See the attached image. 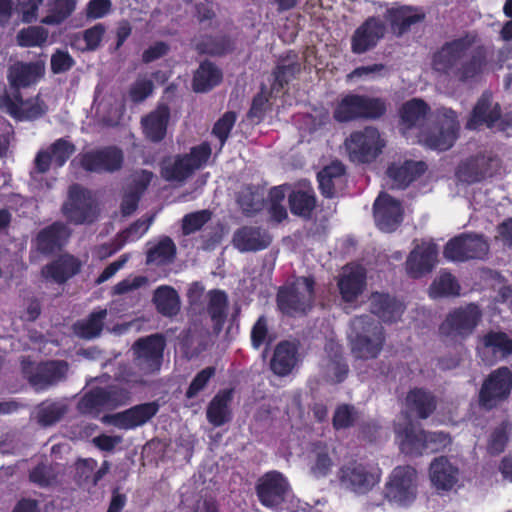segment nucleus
Wrapping results in <instances>:
<instances>
[{"label": "nucleus", "instance_id": "nucleus-38", "mask_svg": "<svg viewBox=\"0 0 512 512\" xmlns=\"http://www.w3.org/2000/svg\"><path fill=\"white\" fill-rule=\"evenodd\" d=\"M426 169V165L423 162L406 161L402 165L392 164L387 174L393 181V188H405L413 180L422 175Z\"/></svg>", "mask_w": 512, "mask_h": 512}, {"label": "nucleus", "instance_id": "nucleus-47", "mask_svg": "<svg viewBox=\"0 0 512 512\" xmlns=\"http://www.w3.org/2000/svg\"><path fill=\"white\" fill-rule=\"evenodd\" d=\"M361 95L348 94L337 105L333 116L338 122L360 119Z\"/></svg>", "mask_w": 512, "mask_h": 512}, {"label": "nucleus", "instance_id": "nucleus-18", "mask_svg": "<svg viewBox=\"0 0 512 512\" xmlns=\"http://www.w3.org/2000/svg\"><path fill=\"white\" fill-rule=\"evenodd\" d=\"M123 151L117 147H106L100 150L90 151L81 156V166L90 172H115L123 164Z\"/></svg>", "mask_w": 512, "mask_h": 512}, {"label": "nucleus", "instance_id": "nucleus-35", "mask_svg": "<svg viewBox=\"0 0 512 512\" xmlns=\"http://www.w3.org/2000/svg\"><path fill=\"white\" fill-rule=\"evenodd\" d=\"M365 284V273L360 267H345L338 281L342 298L351 302L361 294Z\"/></svg>", "mask_w": 512, "mask_h": 512}, {"label": "nucleus", "instance_id": "nucleus-5", "mask_svg": "<svg viewBox=\"0 0 512 512\" xmlns=\"http://www.w3.org/2000/svg\"><path fill=\"white\" fill-rule=\"evenodd\" d=\"M418 475L409 465L396 466L384 486V498L401 507L410 506L417 497Z\"/></svg>", "mask_w": 512, "mask_h": 512}, {"label": "nucleus", "instance_id": "nucleus-25", "mask_svg": "<svg viewBox=\"0 0 512 512\" xmlns=\"http://www.w3.org/2000/svg\"><path fill=\"white\" fill-rule=\"evenodd\" d=\"M271 241L272 237L266 230L255 226H243L232 236L233 246L242 253L266 249Z\"/></svg>", "mask_w": 512, "mask_h": 512}, {"label": "nucleus", "instance_id": "nucleus-31", "mask_svg": "<svg viewBox=\"0 0 512 512\" xmlns=\"http://www.w3.org/2000/svg\"><path fill=\"white\" fill-rule=\"evenodd\" d=\"M232 388L222 389L209 402L206 410L208 422L214 427H221L232 419L230 404L233 400Z\"/></svg>", "mask_w": 512, "mask_h": 512}, {"label": "nucleus", "instance_id": "nucleus-12", "mask_svg": "<svg viewBox=\"0 0 512 512\" xmlns=\"http://www.w3.org/2000/svg\"><path fill=\"white\" fill-rule=\"evenodd\" d=\"M482 318L480 308L473 303L451 311L440 326L443 336L465 338L473 333Z\"/></svg>", "mask_w": 512, "mask_h": 512}, {"label": "nucleus", "instance_id": "nucleus-16", "mask_svg": "<svg viewBox=\"0 0 512 512\" xmlns=\"http://www.w3.org/2000/svg\"><path fill=\"white\" fill-rule=\"evenodd\" d=\"M157 401L134 405L122 412L106 416L105 419L122 430H133L148 423L159 411Z\"/></svg>", "mask_w": 512, "mask_h": 512}, {"label": "nucleus", "instance_id": "nucleus-23", "mask_svg": "<svg viewBox=\"0 0 512 512\" xmlns=\"http://www.w3.org/2000/svg\"><path fill=\"white\" fill-rule=\"evenodd\" d=\"M71 236V230L62 222L41 229L35 238L36 250L42 254H52L61 250Z\"/></svg>", "mask_w": 512, "mask_h": 512}, {"label": "nucleus", "instance_id": "nucleus-15", "mask_svg": "<svg viewBox=\"0 0 512 512\" xmlns=\"http://www.w3.org/2000/svg\"><path fill=\"white\" fill-rule=\"evenodd\" d=\"M32 363L24 357L22 360V370L30 384L37 389H46L50 385L56 384L65 379L68 372V364L65 361H48L40 363L36 371H31Z\"/></svg>", "mask_w": 512, "mask_h": 512}, {"label": "nucleus", "instance_id": "nucleus-56", "mask_svg": "<svg viewBox=\"0 0 512 512\" xmlns=\"http://www.w3.org/2000/svg\"><path fill=\"white\" fill-rule=\"evenodd\" d=\"M452 443L449 433L443 431H425L424 454L444 451Z\"/></svg>", "mask_w": 512, "mask_h": 512}, {"label": "nucleus", "instance_id": "nucleus-48", "mask_svg": "<svg viewBox=\"0 0 512 512\" xmlns=\"http://www.w3.org/2000/svg\"><path fill=\"white\" fill-rule=\"evenodd\" d=\"M290 210L301 217H309L316 206V199L311 191L297 190L289 195Z\"/></svg>", "mask_w": 512, "mask_h": 512}, {"label": "nucleus", "instance_id": "nucleus-24", "mask_svg": "<svg viewBox=\"0 0 512 512\" xmlns=\"http://www.w3.org/2000/svg\"><path fill=\"white\" fill-rule=\"evenodd\" d=\"M395 438L401 453L414 457L424 454L425 430L413 422L395 427Z\"/></svg>", "mask_w": 512, "mask_h": 512}, {"label": "nucleus", "instance_id": "nucleus-17", "mask_svg": "<svg viewBox=\"0 0 512 512\" xmlns=\"http://www.w3.org/2000/svg\"><path fill=\"white\" fill-rule=\"evenodd\" d=\"M3 110L18 120H34L47 111V106L39 96L24 100L20 91L6 95L0 102Z\"/></svg>", "mask_w": 512, "mask_h": 512}, {"label": "nucleus", "instance_id": "nucleus-6", "mask_svg": "<svg viewBox=\"0 0 512 512\" xmlns=\"http://www.w3.org/2000/svg\"><path fill=\"white\" fill-rule=\"evenodd\" d=\"M511 392L512 371L508 367H499L483 380L478 392V405L485 411H491L505 403Z\"/></svg>", "mask_w": 512, "mask_h": 512}, {"label": "nucleus", "instance_id": "nucleus-10", "mask_svg": "<svg viewBox=\"0 0 512 512\" xmlns=\"http://www.w3.org/2000/svg\"><path fill=\"white\" fill-rule=\"evenodd\" d=\"M490 244L482 234L463 233L451 239L445 246L444 256L458 262L483 260L489 253Z\"/></svg>", "mask_w": 512, "mask_h": 512}, {"label": "nucleus", "instance_id": "nucleus-14", "mask_svg": "<svg viewBox=\"0 0 512 512\" xmlns=\"http://www.w3.org/2000/svg\"><path fill=\"white\" fill-rule=\"evenodd\" d=\"M353 328L357 331L352 340V352H377L383 349L384 329L368 316H360L353 320Z\"/></svg>", "mask_w": 512, "mask_h": 512}, {"label": "nucleus", "instance_id": "nucleus-22", "mask_svg": "<svg viewBox=\"0 0 512 512\" xmlns=\"http://www.w3.org/2000/svg\"><path fill=\"white\" fill-rule=\"evenodd\" d=\"M45 73L43 61L22 62L12 64L8 69L7 78L14 92L36 84Z\"/></svg>", "mask_w": 512, "mask_h": 512}, {"label": "nucleus", "instance_id": "nucleus-61", "mask_svg": "<svg viewBox=\"0 0 512 512\" xmlns=\"http://www.w3.org/2000/svg\"><path fill=\"white\" fill-rule=\"evenodd\" d=\"M216 369L213 366L206 367L199 371L192 379L189 387L186 390L185 396L187 399L196 397L208 385L211 378L215 375Z\"/></svg>", "mask_w": 512, "mask_h": 512}, {"label": "nucleus", "instance_id": "nucleus-7", "mask_svg": "<svg viewBox=\"0 0 512 512\" xmlns=\"http://www.w3.org/2000/svg\"><path fill=\"white\" fill-rule=\"evenodd\" d=\"M340 485L356 494H368L381 480V470L369 463L351 460L338 471Z\"/></svg>", "mask_w": 512, "mask_h": 512}, {"label": "nucleus", "instance_id": "nucleus-58", "mask_svg": "<svg viewBox=\"0 0 512 512\" xmlns=\"http://www.w3.org/2000/svg\"><path fill=\"white\" fill-rule=\"evenodd\" d=\"M65 414V408L57 403L42 404L37 412V421L43 426H51L57 423Z\"/></svg>", "mask_w": 512, "mask_h": 512}, {"label": "nucleus", "instance_id": "nucleus-53", "mask_svg": "<svg viewBox=\"0 0 512 512\" xmlns=\"http://www.w3.org/2000/svg\"><path fill=\"white\" fill-rule=\"evenodd\" d=\"M358 419V412L352 404H339L332 417V426L336 431L353 427Z\"/></svg>", "mask_w": 512, "mask_h": 512}, {"label": "nucleus", "instance_id": "nucleus-29", "mask_svg": "<svg viewBox=\"0 0 512 512\" xmlns=\"http://www.w3.org/2000/svg\"><path fill=\"white\" fill-rule=\"evenodd\" d=\"M429 476L437 490L450 491L458 482L459 469L446 456H439L431 462Z\"/></svg>", "mask_w": 512, "mask_h": 512}, {"label": "nucleus", "instance_id": "nucleus-1", "mask_svg": "<svg viewBox=\"0 0 512 512\" xmlns=\"http://www.w3.org/2000/svg\"><path fill=\"white\" fill-rule=\"evenodd\" d=\"M475 37H463L446 42L434 55L432 68L449 81L470 83L483 73L487 60L482 48L474 47Z\"/></svg>", "mask_w": 512, "mask_h": 512}, {"label": "nucleus", "instance_id": "nucleus-44", "mask_svg": "<svg viewBox=\"0 0 512 512\" xmlns=\"http://www.w3.org/2000/svg\"><path fill=\"white\" fill-rule=\"evenodd\" d=\"M107 316L106 309H100L90 314L89 318L74 324V332L84 339L98 337L103 329V322Z\"/></svg>", "mask_w": 512, "mask_h": 512}, {"label": "nucleus", "instance_id": "nucleus-36", "mask_svg": "<svg viewBox=\"0 0 512 512\" xmlns=\"http://www.w3.org/2000/svg\"><path fill=\"white\" fill-rule=\"evenodd\" d=\"M388 20L393 31L398 35L405 33L413 24L421 22L425 13L416 7L402 6L388 11Z\"/></svg>", "mask_w": 512, "mask_h": 512}, {"label": "nucleus", "instance_id": "nucleus-28", "mask_svg": "<svg viewBox=\"0 0 512 512\" xmlns=\"http://www.w3.org/2000/svg\"><path fill=\"white\" fill-rule=\"evenodd\" d=\"M429 111V106L421 99L414 98L405 102L399 111L401 129L404 130V132L406 130L417 129V137L419 138L422 130H425L428 126L426 122Z\"/></svg>", "mask_w": 512, "mask_h": 512}, {"label": "nucleus", "instance_id": "nucleus-59", "mask_svg": "<svg viewBox=\"0 0 512 512\" xmlns=\"http://www.w3.org/2000/svg\"><path fill=\"white\" fill-rule=\"evenodd\" d=\"M48 150L52 155L53 162L58 167H61L76 151V148L75 145L70 141L64 138H60L56 140L54 143H52Z\"/></svg>", "mask_w": 512, "mask_h": 512}, {"label": "nucleus", "instance_id": "nucleus-62", "mask_svg": "<svg viewBox=\"0 0 512 512\" xmlns=\"http://www.w3.org/2000/svg\"><path fill=\"white\" fill-rule=\"evenodd\" d=\"M97 461L93 458H80L75 463V476L76 483L80 486L91 484L94 470L97 467Z\"/></svg>", "mask_w": 512, "mask_h": 512}, {"label": "nucleus", "instance_id": "nucleus-37", "mask_svg": "<svg viewBox=\"0 0 512 512\" xmlns=\"http://www.w3.org/2000/svg\"><path fill=\"white\" fill-rule=\"evenodd\" d=\"M222 78V71L214 63L203 61L194 73L192 89L196 93L208 92L217 86Z\"/></svg>", "mask_w": 512, "mask_h": 512}, {"label": "nucleus", "instance_id": "nucleus-45", "mask_svg": "<svg viewBox=\"0 0 512 512\" xmlns=\"http://www.w3.org/2000/svg\"><path fill=\"white\" fill-rule=\"evenodd\" d=\"M237 202L246 216H253L264 206V192L259 188L245 187L239 192Z\"/></svg>", "mask_w": 512, "mask_h": 512}, {"label": "nucleus", "instance_id": "nucleus-43", "mask_svg": "<svg viewBox=\"0 0 512 512\" xmlns=\"http://www.w3.org/2000/svg\"><path fill=\"white\" fill-rule=\"evenodd\" d=\"M176 250L173 240L164 236L147 251L146 264L155 266L170 264L175 259Z\"/></svg>", "mask_w": 512, "mask_h": 512}, {"label": "nucleus", "instance_id": "nucleus-27", "mask_svg": "<svg viewBox=\"0 0 512 512\" xmlns=\"http://www.w3.org/2000/svg\"><path fill=\"white\" fill-rule=\"evenodd\" d=\"M501 109L490 92H484L477 100L466 127L477 129L481 125L491 127L500 119Z\"/></svg>", "mask_w": 512, "mask_h": 512}, {"label": "nucleus", "instance_id": "nucleus-20", "mask_svg": "<svg viewBox=\"0 0 512 512\" xmlns=\"http://www.w3.org/2000/svg\"><path fill=\"white\" fill-rule=\"evenodd\" d=\"M437 247L433 243L422 242L415 246L406 260V272L412 278H420L430 273L437 261Z\"/></svg>", "mask_w": 512, "mask_h": 512}, {"label": "nucleus", "instance_id": "nucleus-50", "mask_svg": "<svg viewBox=\"0 0 512 512\" xmlns=\"http://www.w3.org/2000/svg\"><path fill=\"white\" fill-rule=\"evenodd\" d=\"M460 286L448 272L441 273L431 284L429 293L432 297L457 296L459 295Z\"/></svg>", "mask_w": 512, "mask_h": 512}, {"label": "nucleus", "instance_id": "nucleus-34", "mask_svg": "<svg viewBox=\"0 0 512 512\" xmlns=\"http://www.w3.org/2000/svg\"><path fill=\"white\" fill-rule=\"evenodd\" d=\"M170 117L169 108L165 105L158 106L141 119L143 133L152 142H160L164 139L167 124Z\"/></svg>", "mask_w": 512, "mask_h": 512}, {"label": "nucleus", "instance_id": "nucleus-30", "mask_svg": "<svg viewBox=\"0 0 512 512\" xmlns=\"http://www.w3.org/2000/svg\"><path fill=\"white\" fill-rule=\"evenodd\" d=\"M498 161L486 155H479L461 163L457 169V177L465 183H475L481 181L487 175L492 174Z\"/></svg>", "mask_w": 512, "mask_h": 512}, {"label": "nucleus", "instance_id": "nucleus-63", "mask_svg": "<svg viewBox=\"0 0 512 512\" xmlns=\"http://www.w3.org/2000/svg\"><path fill=\"white\" fill-rule=\"evenodd\" d=\"M211 219L209 210H201L187 214L182 219V231L184 235L192 234L200 230Z\"/></svg>", "mask_w": 512, "mask_h": 512}, {"label": "nucleus", "instance_id": "nucleus-55", "mask_svg": "<svg viewBox=\"0 0 512 512\" xmlns=\"http://www.w3.org/2000/svg\"><path fill=\"white\" fill-rule=\"evenodd\" d=\"M386 112V103L381 98L361 95L360 119H378Z\"/></svg>", "mask_w": 512, "mask_h": 512}, {"label": "nucleus", "instance_id": "nucleus-21", "mask_svg": "<svg viewBox=\"0 0 512 512\" xmlns=\"http://www.w3.org/2000/svg\"><path fill=\"white\" fill-rule=\"evenodd\" d=\"M385 24L378 18H368L356 29L351 38V48L356 54H363L373 49L378 41L384 37Z\"/></svg>", "mask_w": 512, "mask_h": 512}, {"label": "nucleus", "instance_id": "nucleus-4", "mask_svg": "<svg viewBox=\"0 0 512 512\" xmlns=\"http://www.w3.org/2000/svg\"><path fill=\"white\" fill-rule=\"evenodd\" d=\"M211 154V148L203 143L191 149L189 154L164 158L160 163V173L166 181L183 183L205 163Z\"/></svg>", "mask_w": 512, "mask_h": 512}, {"label": "nucleus", "instance_id": "nucleus-3", "mask_svg": "<svg viewBox=\"0 0 512 512\" xmlns=\"http://www.w3.org/2000/svg\"><path fill=\"white\" fill-rule=\"evenodd\" d=\"M130 399L131 392L125 387L119 385L94 387L82 396L78 408L81 413L97 418L103 412L128 404Z\"/></svg>", "mask_w": 512, "mask_h": 512}, {"label": "nucleus", "instance_id": "nucleus-13", "mask_svg": "<svg viewBox=\"0 0 512 512\" xmlns=\"http://www.w3.org/2000/svg\"><path fill=\"white\" fill-rule=\"evenodd\" d=\"M289 489L288 480L277 470L264 473L255 487L259 502L269 509L281 506L286 500Z\"/></svg>", "mask_w": 512, "mask_h": 512}, {"label": "nucleus", "instance_id": "nucleus-51", "mask_svg": "<svg viewBox=\"0 0 512 512\" xmlns=\"http://www.w3.org/2000/svg\"><path fill=\"white\" fill-rule=\"evenodd\" d=\"M48 30L42 26H29L16 35V42L21 47H41L48 39Z\"/></svg>", "mask_w": 512, "mask_h": 512}, {"label": "nucleus", "instance_id": "nucleus-33", "mask_svg": "<svg viewBox=\"0 0 512 512\" xmlns=\"http://www.w3.org/2000/svg\"><path fill=\"white\" fill-rule=\"evenodd\" d=\"M406 406L419 419L429 418L437 407L435 395L425 388L415 387L406 396Z\"/></svg>", "mask_w": 512, "mask_h": 512}, {"label": "nucleus", "instance_id": "nucleus-2", "mask_svg": "<svg viewBox=\"0 0 512 512\" xmlns=\"http://www.w3.org/2000/svg\"><path fill=\"white\" fill-rule=\"evenodd\" d=\"M459 128L456 113L449 108H440L431 116L426 129L422 130L419 142L432 149L448 150L456 141Z\"/></svg>", "mask_w": 512, "mask_h": 512}, {"label": "nucleus", "instance_id": "nucleus-19", "mask_svg": "<svg viewBox=\"0 0 512 512\" xmlns=\"http://www.w3.org/2000/svg\"><path fill=\"white\" fill-rule=\"evenodd\" d=\"M402 207L398 200L387 193H380L374 203L376 225L385 232L394 231L402 221Z\"/></svg>", "mask_w": 512, "mask_h": 512}, {"label": "nucleus", "instance_id": "nucleus-49", "mask_svg": "<svg viewBox=\"0 0 512 512\" xmlns=\"http://www.w3.org/2000/svg\"><path fill=\"white\" fill-rule=\"evenodd\" d=\"M75 0H54L49 4L48 15L41 22L46 25H59L75 10Z\"/></svg>", "mask_w": 512, "mask_h": 512}, {"label": "nucleus", "instance_id": "nucleus-9", "mask_svg": "<svg viewBox=\"0 0 512 512\" xmlns=\"http://www.w3.org/2000/svg\"><path fill=\"white\" fill-rule=\"evenodd\" d=\"M61 211L66 219L75 225L91 224L98 217V210L90 192L79 184L69 187Z\"/></svg>", "mask_w": 512, "mask_h": 512}, {"label": "nucleus", "instance_id": "nucleus-11", "mask_svg": "<svg viewBox=\"0 0 512 512\" xmlns=\"http://www.w3.org/2000/svg\"><path fill=\"white\" fill-rule=\"evenodd\" d=\"M384 145L379 131L372 126L353 132L345 141L349 158L358 163L373 161L381 153Z\"/></svg>", "mask_w": 512, "mask_h": 512}, {"label": "nucleus", "instance_id": "nucleus-41", "mask_svg": "<svg viewBox=\"0 0 512 512\" xmlns=\"http://www.w3.org/2000/svg\"><path fill=\"white\" fill-rule=\"evenodd\" d=\"M300 71L301 64L298 55L293 52L287 53L284 57L279 59V62L273 71L274 83L272 88H282Z\"/></svg>", "mask_w": 512, "mask_h": 512}, {"label": "nucleus", "instance_id": "nucleus-26", "mask_svg": "<svg viewBox=\"0 0 512 512\" xmlns=\"http://www.w3.org/2000/svg\"><path fill=\"white\" fill-rule=\"evenodd\" d=\"M369 306L371 313L386 323L400 320L406 309L405 304L396 297L380 292L371 294Z\"/></svg>", "mask_w": 512, "mask_h": 512}, {"label": "nucleus", "instance_id": "nucleus-39", "mask_svg": "<svg viewBox=\"0 0 512 512\" xmlns=\"http://www.w3.org/2000/svg\"><path fill=\"white\" fill-rule=\"evenodd\" d=\"M334 465L330 447L326 442L317 441L310 451V471L316 478L326 477Z\"/></svg>", "mask_w": 512, "mask_h": 512}, {"label": "nucleus", "instance_id": "nucleus-60", "mask_svg": "<svg viewBox=\"0 0 512 512\" xmlns=\"http://www.w3.org/2000/svg\"><path fill=\"white\" fill-rule=\"evenodd\" d=\"M57 475L53 468L44 463L37 464L29 472V480L35 485L46 488L56 482Z\"/></svg>", "mask_w": 512, "mask_h": 512}, {"label": "nucleus", "instance_id": "nucleus-57", "mask_svg": "<svg viewBox=\"0 0 512 512\" xmlns=\"http://www.w3.org/2000/svg\"><path fill=\"white\" fill-rule=\"evenodd\" d=\"M297 355L298 354H272L270 369L277 376H287L298 362Z\"/></svg>", "mask_w": 512, "mask_h": 512}, {"label": "nucleus", "instance_id": "nucleus-54", "mask_svg": "<svg viewBox=\"0 0 512 512\" xmlns=\"http://www.w3.org/2000/svg\"><path fill=\"white\" fill-rule=\"evenodd\" d=\"M209 303L207 307L208 314L216 325L223 322L226 316L227 296L224 292L213 290L208 293Z\"/></svg>", "mask_w": 512, "mask_h": 512}, {"label": "nucleus", "instance_id": "nucleus-64", "mask_svg": "<svg viewBox=\"0 0 512 512\" xmlns=\"http://www.w3.org/2000/svg\"><path fill=\"white\" fill-rule=\"evenodd\" d=\"M483 344L494 352H512V339L504 332H489L483 337Z\"/></svg>", "mask_w": 512, "mask_h": 512}, {"label": "nucleus", "instance_id": "nucleus-46", "mask_svg": "<svg viewBox=\"0 0 512 512\" xmlns=\"http://www.w3.org/2000/svg\"><path fill=\"white\" fill-rule=\"evenodd\" d=\"M193 46L201 54L223 55L232 49V42L226 36H203L194 38Z\"/></svg>", "mask_w": 512, "mask_h": 512}, {"label": "nucleus", "instance_id": "nucleus-40", "mask_svg": "<svg viewBox=\"0 0 512 512\" xmlns=\"http://www.w3.org/2000/svg\"><path fill=\"white\" fill-rule=\"evenodd\" d=\"M156 310L165 317H172L180 311V298L177 291L168 285L158 287L153 294Z\"/></svg>", "mask_w": 512, "mask_h": 512}, {"label": "nucleus", "instance_id": "nucleus-52", "mask_svg": "<svg viewBox=\"0 0 512 512\" xmlns=\"http://www.w3.org/2000/svg\"><path fill=\"white\" fill-rule=\"evenodd\" d=\"M152 220L153 217H150L146 220H138L133 223L128 229L118 235L117 239L113 243V248L108 252L102 253L101 256L105 257L116 252L128 239H138L149 229Z\"/></svg>", "mask_w": 512, "mask_h": 512}, {"label": "nucleus", "instance_id": "nucleus-8", "mask_svg": "<svg viewBox=\"0 0 512 512\" xmlns=\"http://www.w3.org/2000/svg\"><path fill=\"white\" fill-rule=\"evenodd\" d=\"M314 279L299 277L289 287L278 292V306L284 313L294 316L305 314L314 301Z\"/></svg>", "mask_w": 512, "mask_h": 512}, {"label": "nucleus", "instance_id": "nucleus-32", "mask_svg": "<svg viewBox=\"0 0 512 512\" xmlns=\"http://www.w3.org/2000/svg\"><path fill=\"white\" fill-rule=\"evenodd\" d=\"M80 271V262L71 255H62L50 264L45 265L41 275L47 280L62 284Z\"/></svg>", "mask_w": 512, "mask_h": 512}, {"label": "nucleus", "instance_id": "nucleus-42", "mask_svg": "<svg viewBox=\"0 0 512 512\" xmlns=\"http://www.w3.org/2000/svg\"><path fill=\"white\" fill-rule=\"evenodd\" d=\"M511 436L512 422L505 419L491 429L486 442L487 453L491 456H497L503 453L507 448Z\"/></svg>", "mask_w": 512, "mask_h": 512}]
</instances>
